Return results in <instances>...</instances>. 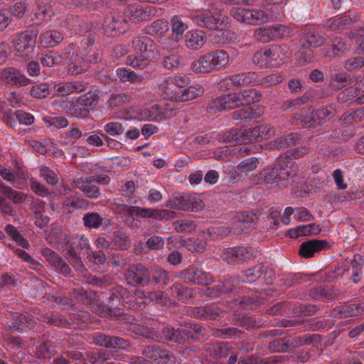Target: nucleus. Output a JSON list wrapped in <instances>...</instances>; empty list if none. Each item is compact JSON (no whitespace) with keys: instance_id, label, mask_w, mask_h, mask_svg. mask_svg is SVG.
I'll return each mask as SVG.
<instances>
[{"instance_id":"nucleus-31","label":"nucleus","mask_w":364,"mask_h":364,"mask_svg":"<svg viewBox=\"0 0 364 364\" xmlns=\"http://www.w3.org/2000/svg\"><path fill=\"white\" fill-rule=\"evenodd\" d=\"M87 85L83 81L67 82L66 83L55 84L54 90L60 96H65V95L74 93V92H81L86 90Z\"/></svg>"},{"instance_id":"nucleus-29","label":"nucleus","mask_w":364,"mask_h":364,"mask_svg":"<svg viewBox=\"0 0 364 364\" xmlns=\"http://www.w3.org/2000/svg\"><path fill=\"white\" fill-rule=\"evenodd\" d=\"M327 246L326 240H311L305 241L300 245L299 254L305 258H310L314 255L315 252L324 249Z\"/></svg>"},{"instance_id":"nucleus-51","label":"nucleus","mask_w":364,"mask_h":364,"mask_svg":"<svg viewBox=\"0 0 364 364\" xmlns=\"http://www.w3.org/2000/svg\"><path fill=\"white\" fill-rule=\"evenodd\" d=\"M259 163L258 159L252 156L239 163L236 167V171L239 174L247 175L249 172L253 171L257 168Z\"/></svg>"},{"instance_id":"nucleus-24","label":"nucleus","mask_w":364,"mask_h":364,"mask_svg":"<svg viewBox=\"0 0 364 364\" xmlns=\"http://www.w3.org/2000/svg\"><path fill=\"white\" fill-rule=\"evenodd\" d=\"M271 60L272 67L280 66L289 59L291 51L286 44L270 46Z\"/></svg>"},{"instance_id":"nucleus-1","label":"nucleus","mask_w":364,"mask_h":364,"mask_svg":"<svg viewBox=\"0 0 364 364\" xmlns=\"http://www.w3.org/2000/svg\"><path fill=\"white\" fill-rule=\"evenodd\" d=\"M190 78L182 75H169L161 80L158 89L161 96L165 99L176 102H187L202 96L205 89L200 84H193L187 87Z\"/></svg>"},{"instance_id":"nucleus-64","label":"nucleus","mask_w":364,"mask_h":364,"mask_svg":"<svg viewBox=\"0 0 364 364\" xmlns=\"http://www.w3.org/2000/svg\"><path fill=\"white\" fill-rule=\"evenodd\" d=\"M40 60L44 66L53 67L59 63L60 57V55L53 53V51H48V53L41 54Z\"/></svg>"},{"instance_id":"nucleus-44","label":"nucleus","mask_w":364,"mask_h":364,"mask_svg":"<svg viewBox=\"0 0 364 364\" xmlns=\"http://www.w3.org/2000/svg\"><path fill=\"white\" fill-rule=\"evenodd\" d=\"M171 26L172 29L173 38L176 40V45L180 39H181L184 32L188 28V24L184 23L180 16H173L171 19Z\"/></svg>"},{"instance_id":"nucleus-20","label":"nucleus","mask_w":364,"mask_h":364,"mask_svg":"<svg viewBox=\"0 0 364 364\" xmlns=\"http://www.w3.org/2000/svg\"><path fill=\"white\" fill-rule=\"evenodd\" d=\"M324 38L318 35L315 26H306L301 31L300 34V42L303 46H311L317 48L322 46L324 43Z\"/></svg>"},{"instance_id":"nucleus-62","label":"nucleus","mask_w":364,"mask_h":364,"mask_svg":"<svg viewBox=\"0 0 364 364\" xmlns=\"http://www.w3.org/2000/svg\"><path fill=\"white\" fill-rule=\"evenodd\" d=\"M49 93V85L46 83L34 85L30 90V94L37 99L46 97L48 96Z\"/></svg>"},{"instance_id":"nucleus-7","label":"nucleus","mask_w":364,"mask_h":364,"mask_svg":"<svg viewBox=\"0 0 364 364\" xmlns=\"http://www.w3.org/2000/svg\"><path fill=\"white\" fill-rule=\"evenodd\" d=\"M230 14L237 21L250 25H262L273 18L269 13L260 9L233 8Z\"/></svg>"},{"instance_id":"nucleus-46","label":"nucleus","mask_w":364,"mask_h":364,"mask_svg":"<svg viewBox=\"0 0 364 364\" xmlns=\"http://www.w3.org/2000/svg\"><path fill=\"white\" fill-rule=\"evenodd\" d=\"M169 28L168 21L160 18L150 24L147 28V33L151 34V36H163L164 34L168 32Z\"/></svg>"},{"instance_id":"nucleus-15","label":"nucleus","mask_w":364,"mask_h":364,"mask_svg":"<svg viewBox=\"0 0 364 364\" xmlns=\"http://www.w3.org/2000/svg\"><path fill=\"white\" fill-rule=\"evenodd\" d=\"M180 276L192 283L200 284L201 285H209L213 281L210 273L205 272L202 268L196 266H191L180 273Z\"/></svg>"},{"instance_id":"nucleus-28","label":"nucleus","mask_w":364,"mask_h":364,"mask_svg":"<svg viewBox=\"0 0 364 364\" xmlns=\"http://www.w3.org/2000/svg\"><path fill=\"white\" fill-rule=\"evenodd\" d=\"M0 176L6 181L14 183L16 188L23 189L26 186V174L23 171H11L9 168L0 167Z\"/></svg>"},{"instance_id":"nucleus-8","label":"nucleus","mask_w":364,"mask_h":364,"mask_svg":"<svg viewBox=\"0 0 364 364\" xmlns=\"http://www.w3.org/2000/svg\"><path fill=\"white\" fill-rule=\"evenodd\" d=\"M37 33L33 31H24L15 36L14 46L16 55L23 60L33 58Z\"/></svg>"},{"instance_id":"nucleus-55","label":"nucleus","mask_w":364,"mask_h":364,"mask_svg":"<svg viewBox=\"0 0 364 364\" xmlns=\"http://www.w3.org/2000/svg\"><path fill=\"white\" fill-rule=\"evenodd\" d=\"M90 362L92 364H105L107 360H109L110 358H114L117 359L118 357L115 356L113 353L109 352L101 351V352H90L88 354Z\"/></svg>"},{"instance_id":"nucleus-41","label":"nucleus","mask_w":364,"mask_h":364,"mask_svg":"<svg viewBox=\"0 0 364 364\" xmlns=\"http://www.w3.org/2000/svg\"><path fill=\"white\" fill-rule=\"evenodd\" d=\"M63 36L60 32H58V31L50 30L46 31L44 33H42L39 38V41L41 46H55L58 45V43H60L63 39Z\"/></svg>"},{"instance_id":"nucleus-34","label":"nucleus","mask_w":364,"mask_h":364,"mask_svg":"<svg viewBox=\"0 0 364 364\" xmlns=\"http://www.w3.org/2000/svg\"><path fill=\"white\" fill-rule=\"evenodd\" d=\"M191 70L194 73H210L213 72L210 51L201 55L191 64Z\"/></svg>"},{"instance_id":"nucleus-5","label":"nucleus","mask_w":364,"mask_h":364,"mask_svg":"<svg viewBox=\"0 0 364 364\" xmlns=\"http://www.w3.org/2000/svg\"><path fill=\"white\" fill-rule=\"evenodd\" d=\"M275 129L269 124H259L252 128L241 131L238 129H230L226 135L228 141L239 142L262 141L274 136Z\"/></svg>"},{"instance_id":"nucleus-33","label":"nucleus","mask_w":364,"mask_h":364,"mask_svg":"<svg viewBox=\"0 0 364 364\" xmlns=\"http://www.w3.org/2000/svg\"><path fill=\"white\" fill-rule=\"evenodd\" d=\"M90 177L84 180L82 177H75L73 179V187L80 189L88 198H97L100 195V190L97 186L91 185L92 182H89Z\"/></svg>"},{"instance_id":"nucleus-4","label":"nucleus","mask_w":364,"mask_h":364,"mask_svg":"<svg viewBox=\"0 0 364 364\" xmlns=\"http://www.w3.org/2000/svg\"><path fill=\"white\" fill-rule=\"evenodd\" d=\"M191 20L198 26L210 31H223L228 26V18L223 17L218 9H196L190 12Z\"/></svg>"},{"instance_id":"nucleus-60","label":"nucleus","mask_w":364,"mask_h":364,"mask_svg":"<svg viewBox=\"0 0 364 364\" xmlns=\"http://www.w3.org/2000/svg\"><path fill=\"white\" fill-rule=\"evenodd\" d=\"M282 80H284L282 75L274 73L273 74L267 75L266 77L259 78V82L257 85H260L262 87H271V85L279 84V82H282Z\"/></svg>"},{"instance_id":"nucleus-61","label":"nucleus","mask_w":364,"mask_h":364,"mask_svg":"<svg viewBox=\"0 0 364 364\" xmlns=\"http://www.w3.org/2000/svg\"><path fill=\"white\" fill-rule=\"evenodd\" d=\"M82 220L84 225L89 228H98L102 222V218L97 213H87L83 216Z\"/></svg>"},{"instance_id":"nucleus-26","label":"nucleus","mask_w":364,"mask_h":364,"mask_svg":"<svg viewBox=\"0 0 364 364\" xmlns=\"http://www.w3.org/2000/svg\"><path fill=\"white\" fill-rule=\"evenodd\" d=\"M210 59L213 72L225 70L232 63L230 54L224 50L210 51Z\"/></svg>"},{"instance_id":"nucleus-47","label":"nucleus","mask_w":364,"mask_h":364,"mask_svg":"<svg viewBox=\"0 0 364 364\" xmlns=\"http://www.w3.org/2000/svg\"><path fill=\"white\" fill-rule=\"evenodd\" d=\"M239 94L240 106L251 105V103L259 102L262 97L260 92L254 89L240 91Z\"/></svg>"},{"instance_id":"nucleus-59","label":"nucleus","mask_w":364,"mask_h":364,"mask_svg":"<svg viewBox=\"0 0 364 364\" xmlns=\"http://www.w3.org/2000/svg\"><path fill=\"white\" fill-rule=\"evenodd\" d=\"M98 97L95 91H88L87 93L78 97L77 102H80L82 108L89 107V106H93L97 105Z\"/></svg>"},{"instance_id":"nucleus-32","label":"nucleus","mask_w":364,"mask_h":364,"mask_svg":"<svg viewBox=\"0 0 364 364\" xmlns=\"http://www.w3.org/2000/svg\"><path fill=\"white\" fill-rule=\"evenodd\" d=\"M78 100L79 97L77 98L66 100L63 102L62 107L67 114H70L72 117H85L88 114L89 110L87 108H82L81 104L77 102Z\"/></svg>"},{"instance_id":"nucleus-22","label":"nucleus","mask_w":364,"mask_h":364,"mask_svg":"<svg viewBox=\"0 0 364 364\" xmlns=\"http://www.w3.org/2000/svg\"><path fill=\"white\" fill-rule=\"evenodd\" d=\"M207 42V35L203 30L188 31L185 38V46L191 50H199Z\"/></svg>"},{"instance_id":"nucleus-42","label":"nucleus","mask_w":364,"mask_h":364,"mask_svg":"<svg viewBox=\"0 0 364 364\" xmlns=\"http://www.w3.org/2000/svg\"><path fill=\"white\" fill-rule=\"evenodd\" d=\"M222 313L216 304L205 306L203 309H200V307H195L193 311V315L204 319H218Z\"/></svg>"},{"instance_id":"nucleus-14","label":"nucleus","mask_w":364,"mask_h":364,"mask_svg":"<svg viewBox=\"0 0 364 364\" xmlns=\"http://www.w3.org/2000/svg\"><path fill=\"white\" fill-rule=\"evenodd\" d=\"M220 257L227 261L229 264H236L244 259L253 256L252 248L245 247H234L233 248H225L220 250Z\"/></svg>"},{"instance_id":"nucleus-56","label":"nucleus","mask_w":364,"mask_h":364,"mask_svg":"<svg viewBox=\"0 0 364 364\" xmlns=\"http://www.w3.org/2000/svg\"><path fill=\"white\" fill-rule=\"evenodd\" d=\"M3 195L6 196L7 198L11 200L14 204H20L26 199V195L23 194V193L20 191H16V190H14L9 186H6L3 188Z\"/></svg>"},{"instance_id":"nucleus-57","label":"nucleus","mask_w":364,"mask_h":364,"mask_svg":"<svg viewBox=\"0 0 364 364\" xmlns=\"http://www.w3.org/2000/svg\"><path fill=\"white\" fill-rule=\"evenodd\" d=\"M129 244L128 237L122 231H116L112 237V246L115 249H127Z\"/></svg>"},{"instance_id":"nucleus-6","label":"nucleus","mask_w":364,"mask_h":364,"mask_svg":"<svg viewBox=\"0 0 364 364\" xmlns=\"http://www.w3.org/2000/svg\"><path fill=\"white\" fill-rule=\"evenodd\" d=\"M80 249L86 253L90 250V243L87 237L83 235L77 234L75 236L69 237L67 241L66 256L73 267L76 270L82 272L84 267L82 261L77 252V250Z\"/></svg>"},{"instance_id":"nucleus-38","label":"nucleus","mask_w":364,"mask_h":364,"mask_svg":"<svg viewBox=\"0 0 364 364\" xmlns=\"http://www.w3.org/2000/svg\"><path fill=\"white\" fill-rule=\"evenodd\" d=\"M135 298L141 299L144 304L153 301H155L156 303L162 305L168 304V300L167 297L165 296L163 291H155L154 293L146 294L143 290L137 289L135 290Z\"/></svg>"},{"instance_id":"nucleus-16","label":"nucleus","mask_w":364,"mask_h":364,"mask_svg":"<svg viewBox=\"0 0 364 364\" xmlns=\"http://www.w3.org/2000/svg\"><path fill=\"white\" fill-rule=\"evenodd\" d=\"M255 215L250 212L238 213L232 220L234 234H243L250 231L253 227Z\"/></svg>"},{"instance_id":"nucleus-10","label":"nucleus","mask_w":364,"mask_h":364,"mask_svg":"<svg viewBox=\"0 0 364 364\" xmlns=\"http://www.w3.org/2000/svg\"><path fill=\"white\" fill-rule=\"evenodd\" d=\"M287 30V27L283 24H275L272 26L259 27L255 30L254 38L259 42L269 43L271 41L280 39Z\"/></svg>"},{"instance_id":"nucleus-3","label":"nucleus","mask_w":364,"mask_h":364,"mask_svg":"<svg viewBox=\"0 0 364 364\" xmlns=\"http://www.w3.org/2000/svg\"><path fill=\"white\" fill-rule=\"evenodd\" d=\"M133 48L137 52V56L129 55L126 64L136 69H144L151 61H156L161 57L153 40L147 36H138L132 41Z\"/></svg>"},{"instance_id":"nucleus-39","label":"nucleus","mask_w":364,"mask_h":364,"mask_svg":"<svg viewBox=\"0 0 364 364\" xmlns=\"http://www.w3.org/2000/svg\"><path fill=\"white\" fill-rule=\"evenodd\" d=\"M155 324H151V326L144 324L134 323L132 325V330L136 333L141 336L144 339H158L160 337V333L158 328L154 327Z\"/></svg>"},{"instance_id":"nucleus-35","label":"nucleus","mask_w":364,"mask_h":364,"mask_svg":"<svg viewBox=\"0 0 364 364\" xmlns=\"http://www.w3.org/2000/svg\"><path fill=\"white\" fill-rule=\"evenodd\" d=\"M243 144H244L242 145H235L233 147H222L216 151L215 155L218 156V154H220V156L219 157L220 159H228L229 156H231V154H238V155L240 156H247V154H250L251 149L249 145L247 144V143Z\"/></svg>"},{"instance_id":"nucleus-30","label":"nucleus","mask_w":364,"mask_h":364,"mask_svg":"<svg viewBox=\"0 0 364 364\" xmlns=\"http://www.w3.org/2000/svg\"><path fill=\"white\" fill-rule=\"evenodd\" d=\"M2 75L4 80L11 85H26L31 82L29 78L21 73L19 70L9 67L2 71Z\"/></svg>"},{"instance_id":"nucleus-19","label":"nucleus","mask_w":364,"mask_h":364,"mask_svg":"<svg viewBox=\"0 0 364 364\" xmlns=\"http://www.w3.org/2000/svg\"><path fill=\"white\" fill-rule=\"evenodd\" d=\"M93 342L96 345L112 348L127 349L130 346L127 340L121 338V337H110L102 333H95L93 336Z\"/></svg>"},{"instance_id":"nucleus-54","label":"nucleus","mask_w":364,"mask_h":364,"mask_svg":"<svg viewBox=\"0 0 364 364\" xmlns=\"http://www.w3.org/2000/svg\"><path fill=\"white\" fill-rule=\"evenodd\" d=\"M117 75L119 80L124 82H141L142 80V78L136 75L135 72L131 69L124 68V67L117 69Z\"/></svg>"},{"instance_id":"nucleus-9","label":"nucleus","mask_w":364,"mask_h":364,"mask_svg":"<svg viewBox=\"0 0 364 364\" xmlns=\"http://www.w3.org/2000/svg\"><path fill=\"white\" fill-rule=\"evenodd\" d=\"M259 74L255 72L240 73L229 75L220 81V87L231 88L233 87H242V85H257Z\"/></svg>"},{"instance_id":"nucleus-18","label":"nucleus","mask_w":364,"mask_h":364,"mask_svg":"<svg viewBox=\"0 0 364 364\" xmlns=\"http://www.w3.org/2000/svg\"><path fill=\"white\" fill-rule=\"evenodd\" d=\"M262 276H264V280L267 281L273 277L274 272L267 266L259 264L245 271L240 277V279L243 282L252 283L255 282L258 278L262 277Z\"/></svg>"},{"instance_id":"nucleus-36","label":"nucleus","mask_w":364,"mask_h":364,"mask_svg":"<svg viewBox=\"0 0 364 364\" xmlns=\"http://www.w3.org/2000/svg\"><path fill=\"white\" fill-rule=\"evenodd\" d=\"M45 208V202L36 198L32 200V209L34 213V223L40 228H44L49 223V218L43 215L42 210Z\"/></svg>"},{"instance_id":"nucleus-50","label":"nucleus","mask_w":364,"mask_h":364,"mask_svg":"<svg viewBox=\"0 0 364 364\" xmlns=\"http://www.w3.org/2000/svg\"><path fill=\"white\" fill-rule=\"evenodd\" d=\"M298 141L299 136L296 134H289L284 137L277 138L275 141H272L269 144V147L270 149L287 147V146L297 144Z\"/></svg>"},{"instance_id":"nucleus-45","label":"nucleus","mask_w":364,"mask_h":364,"mask_svg":"<svg viewBox=\"0 0 364 364\" xmlns=\"http://www.w3.org/2000/svg\"><path fill=\"white\" fill-rule=\"evenodd\" d=\"M364 85L356 82L353 87H349L341 94H339V99L344 100L346 95H350L351 97H357L356 102L363 105L364 103Z\"/></svg>"},{"instance_id":"nucleus-12","label":"nucleus","mask_w":364,"mask_h":364,"mask_svg":"<svg viewBox=\"0 0 364 364\" xmlns=\"http://www.w3.org/2000/svg\"><path fill=\"white\" fill-rule=\"evenodd\" d=\"M100 58L98 54L95 51L86 58L76 55L75 58H72L70 63H68V72L73 75H80V73L86 72L90 63H97Z\"/></svg>"},{"instance_id":"nucleus-40","label":"nucleus","mask_w":364,"mask_h":364,"mask_svg":"<svg viewBox=\"0 0 364 364\" xmlns=\"http://www.w3.org/2000/svg\"><path fill=\"white\" fill-rule=\"evenodd\" d=\"M364 311V304H343L342 306H337L334 309L335 314H338L339 316L343 318L347 316H358Z\"/></svg>"},{"instance_id":"nucleus-21","label":"nucleus","mask_w":364,"mask_h":364,"mask_svg":"<svg viewBox=\"0 0 364 364\" xmlns=\"http://www.w3.org/2000/svg\"><path fill=\"white\" fill-rule=\"evenodd\" d=\"M126 277L128 283L145 286L149 281L150 276L147 269L143 264H138L127 271Z\"/></svg>"},{"instance_id":"nucleus-48","label":"nucleus","mask_w":364,"mask_h":364,"mask_svg":"<svg viewBox=\"0 0 364 364\" xmlns=\"http://www.w3.org/2000/svg\"><path fill=\"white\" fill-rule=\"evenodd\" d=\"M348 46L341 37H335L331 42V48L330 51L326 53L328 57H335V55H342L346 53Z\"/></svg>"},{"instance_id":"nucleus-43","label":"nucleus","mask_w":364,"mask_h":364,"mask_svg":"<svg viewBox=\"0 0 364 364\" xmlns=\"http://www.w3.org/2000/svg\"><path fill=\"white\" fill-rule=\"evenodd\" d=\"M270 50L271 46L256 51L252 57V63L262 68L272 67Z\"/></svg>"},{"instance_id":"nucleus-2","label":"nucleus","mask_w":364,"mask_h":364,"mask_svg":"<svg viewBox=\"0 0 364 364\" xmlns=\"http://www.w3.org/2000/svg\"><path fill=\"white\" fill-rule=\"evenodd\" d=\"M297 168L296 163L281 158L277 160L274 168H264L255 175L253 181L255 183L266 186L268 188L285 187L292 172L296 171Z\"/></svg>"},{"instance_id":"nucleus-11","label":"nucleus","mask_w":364,"mask_h":364,"mask_svg":"<svg viewBox=\"0 0 364 364\" xmlns=\"http://www.w3.org/2000/svg\"><path fill=\"white\" fill-rule=\"evenodd\" d=\"M240 92H230L217 97L208 107L210 112L222 111L240 107Z\"/></svg>"},{"instance_id":"nucleus-27","label":"nucleus","mask_w":364,"mask_h":364,"mask_svg":"<svg viewBox=\"0 0 364 364\" xmlns=\"http://www.w3.org/2000/svg\"><path fill=\"white\" fill-rule=\"evenodd\" d=\"M356 17L352 13H346L344 15L336 16L328 18L326 23L328 28L333 31H341L346 28L355 21Z\"/></svg>"},{"instance_id":"nucleus-23","label":"nucleus","mask_w":364,"mask_h":364,"mask_svg":"<svg viewBox=\"0 0 364 364\" xmlns=\"http://www.w3.org/2000/svg\"><path fill=\"white\" fill-rule=\"evenodd\" d=\"M105 32L108 36H117L127 30V21L126 18H106L103 24Z\"/></svg>"},{"instance_id":"nucleus-63","label":"nucleus","mask_w":364,"mask_h":364,"mask_svg":"<svg viewBox=\"0 0 364 364\" xmlns=\"http://www.w3.org/2000/svg\"><path fill=\"white\" fill-rule=\"evenodd\" d=\"M210 348L214 350L215 356L220 358H228L232 353L231 346L224 343H216L211 346Z\"/></svg>"},{"instance_id":"nucleus-25","label":"nucleus","mask_w":364,"mask_h":364,"mask_svg":"<svg viewBox=\"0 0 364 364\" xmlns=\"http://www.w3.org/2000/svg\"><path fill=\"white\" fill-rule=\"evenodd\" d=\"M42 253L46 260L58 271H60L65 276L70 274L71 269L69 265L56 252L51 249L46 248L43 250Z\"/></svg>"},{"instance_id":"nucleus-17","label":"nucleus","mask_w":364,"mask_h":364,"mask_svg":"<svg viewBox=\"0 0 364 364\" xmlns=\"http://www.w3.org/2000/svg\"><path fill=\"white\" fill-rule=\"evenodd\" d=\"M145 357L151 358L157 364H175L176 358L168 350L165 349L147 347L144 350Z\"/></svg>"},{"instance_id":"nucleus-53","label":"nucleus","mask_w":364,"mask_h":364,"mask_svg":"<svg viewBox=\"0 0 364 364\" xmlns=\"http://www.w3.org/2000/svg\"><path fill=\"white\" fill-rule=\"evenodd\" d=\"M36 356L38 358L49 359L55 354L50 342H42L36 347Z\"/></svg>"},{"instance_id":"nucleus-52","label":"nucleus","mask_w":364,"mask_h":364,"mask_svg":"<svg viewBox=\"0 0 364 364\" xmlns=\"http://www.w3.org/2000/svg\"><path fill=\"white\" fill-rule=\"evenodd\" d=\"M349 80L346 73H336L330 75L329 86L333 90H340L348 84Z\"/></svg>"},{"instance_id":"nucleus-49","label":"nucleus","mask_w":364,"mask_h":364,"mask_svg":"<svg viewBox=\"0 0 364 364\" xmlns=\"http://www.w3.org/2000/svg\"><path fill=\"white\" fill-rule=\"evenodd\" d=\"M6 232L9 235L12 240H14L18 246L28 249L30 243L28 240L25 239L19 231L14 225H7L5 228Z\"/></svg>"},{"instance_id":"nucleus-13","label":"nucleus","mask_w":364,"mask_h":364,"mask_svg":"<svg viewBox=\"0 0 364 364\" xmlns=\"http://www.w3.org/2000/svg\"><path fill=\"white\" fill-rule=\"evenodd\" d=\"M156 12L154 6L139 5H129L124 11L125 17L133 22L147 21Z\"/></svg>"},{"instance_id":"nucleus-37","label":"nucleus","mask_w":364,"mask_h":364,"mask_svg":"<svg viewBox=\"0 0 364 364\" xmlns=\"http://www.w3.org/2000/svg\"><path fill=\"white\" fill-rule=\"evenodd\" d=\"M336 113V108L333 105H326L321 107L311 113V119L314 123L323 124L324 122L330 120L333 117Z\"/></svg>"},{"instance_id":"nucleus-58","label":"nucleus","mask_w":364,"mask_h":364,"mask_svg":"<svg viewBox=\"0 0 364 364\" xmlns=\"http://www.w3.org/2000/svg\"><path fill=\"white\" fill-rule=\"evenodd\" d=\"M13 321L9 322V326L12 331H19L26 325L30 323V318H27L25 316L18 315L16 312L12 314Z\"/></svg>"}]
</instances>
